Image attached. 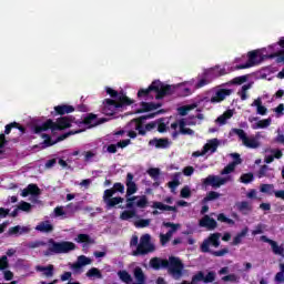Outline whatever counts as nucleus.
Segmentation results:
<instances>
[{
    "instance_id": "31",
    "label": "nucleus",
    "mask_w": 284,
    "mask_h": 284,
    "mask_svg": "<svg viewBox=\"0 0 284 284\" xmlns=\"http://www.w3.org/2000/svg\"><path fill=\"white\" fill-rule=\"evenodd\" d=\"M130 143V140H123L121 142H118L116 144H110L106 149V151L110 153V154H115L116 152V148H128V144Z\"/></svg>"
},
{
    "instance_id": "30",
    "label": "nucleus",
    "mask_w": 284,
    "mask_h": 284,
    "mask_svg": "<svg viewBox=\"0 0 284 284\" xmlns=\"http://www.w3.org/2000/svg\"><path fill=\"white\" fill-rule=\"evenodd\" d=\"M252 85H254L253 82H248L244 85H242L241 90H239L237 94L242 101H247V90H252Z\"/></svg>"
},
{
    "instance_id": "54",
    "label": "nucleus",
    "mask_w": 284,
    "mask_h": 284,
    "mask_svg": "<svg viewBox=\"0 0 284 284\" xmlns=\"http://www.w3.org/2000/svg\"><path fill=\"white\" fill-rule=\"evenodd\" d=\"M18 210H21L22 212H30V210H32V205L28 202H20Z\"/></svg>"
},
{
    "instance_id": "15",
    "label": "nucleus",
    "mask_w": 284,
    "mask_h": 284,
    "mask_svg": "<svg viewBox=\"0 0 284 284\" xmlns=\"http://www.w3.org/2000/svg\"><path fill=\"white\" fill-rule=\"evenodd\" d=\"M148 196L145 195H136V196H131V197H126V207L128 209H133L135 210V207L138 210H145V207H148Z\"/></svg>"
},
{
    "instance_id": "40",
    "label": "nucleus",
    "mask_w": 284,
    "mask_h": 284,
    "mask_svg": "<svg viewBox=\"0 0 284 284\" xmlns=\"http://www.w3.org/2000/svg\"><path fill=\"white\" fill-rule=\"evenodd\" d=\"M247 232H250V229L244 227L241 233H239L234 239H233V245H240L242 243L243 239L247 236Z\"/></svg>"
},
{
    "instance_id": "34",
    "label": "nucleus",
    "mask_w": 284,
    "mask_h": 284,
    "mask_svg": "<svg viewBox=\"0 0 284 284\" xmlns=\"http://www.w3.org/2000/svg\"><path fill=\"white\" fill-rule=\"evenodd\" d=\"M152 207L154 210H162L163 212H176V207L174 206H170V205H165L161 202H153Z\"/></svg>"
},
{
    "instance_id": "1",
    "label": "nucleus",
    "mask_w": 284,
    "mask_h": 284,
    "mask_svg": "<svg viewBox=\"0 0 284 284\" xmlns=\"http://www.w3.org/2000/svg\"><path fill=\"white\" fill-rule=\"evenodd\" d=\"M216 77H223V74H221L215 65L211 69L204 70L196 78L178 84L170 85L161 82V80H155L148 89H140L138 91V98L150 99V97H152V92H155V99H163V97L172 94L175 90H180L183 97H190V94H194L196 90H201V88L210 85V83H212V79Z\"/></svg>"
},
{
    "instance_id": "27",
    "label": "nucleus",
    "mask_w": 284,
    "mask_h": 284,
    "mask_svg": "<svg viewBox=\"0 0 284 284\" xmlns=\"http://www.w3.org/2000/svg\"><path fill=\"white\" fill-rule=\"evenodd\" d=\"M272 125V118H267L264 120H260L252 124L253 130H265V128H270Z\"/></svg>"
},
{
    "instance_id": "18",
    "label": "nucleus",
    "mask_w": 284,
    "mask_h": 284,
    "mask_svg": "<svg viewBox=\"0 0 284 284\" xmlns=\"http://www.w3.org/2000/svg\"><path fill=\"white\" fill-rule=\"evenodd\" d=\"M92 264V258L85 256V255H80L78 257L77 263L71 264V270L75 272L77 274L81 273V267H85V265H91Z\"/></svg>"
},
{
    "instance_id": "11",
    "label": "nucleus",
    "mask_w": 284,
    "mask_h": 284,
    "mask_svg": "<svg viewBox=\"0 0 284 284\" xmlns=\"http://www.w3.org/2000/svg\"><path fill=\"white\" fill-rule=\"evenodd\" d=\"M187 125H196V118H190V119H182L178 120L176 122L171 124L172 130H179L181 134H189L192 136L194 134V131Z\"/></svg>"
},
{
    "instance_id": "3",
    "label": "nucleus",
    "mask_w": 284,
    "mask_h": 284,
    "mask_svg": "<svg viewBox=\"0 0 284 284\" xmlns=\"http://www.w3.org/2000/svg\"><path fill=\"white\" fill-rule=\"evenodd\" d=\"M231 156L234 161L224 168L221 172L222 176L209 175L205 179H202L203 187H209V185L211 187H221V185L234 181V178L231 174L236 170V165H241V155L239 153H232Z\"/></svg>"
},
{
    "instance_id": "56",
    "label": "nucleus",
    "mask_w": 284,
    "mask_h": 284,
    "mask_svg": "<svg viewBox=\"0 0 284 284\" xmlns=\"http://www.w3.org/2000/svg\"><path fill=\"white\" fill-rule=\"evenodd\" d=\"M211 253L213 254V256H225V254L230 253V250L222 248L220 251H212Z\"/></svg>"
},
{
    "instance_id": "49",
    "label": "nucleus",
    "mask_w": 284,
    "mask_h": 284,
    "mask_svg": "<svg viewBox=\"0 0 284 284\" xmlns=\"http://www.w3.org/2000/svg\"><path fill=\"white\" fill-rule=\"evenodd\" d=\"M197 105L199 104H196V103L184 105L179 109V114H181V116H185V114H187V112H190V110H194V108H197Z\"/></svg>"
},
{
    "instance_id": "25",
    "label": "nucleus",
    "mask_w": 284,
    "mask_h": 284,
    "mask_svg": "<svg viewBox=\"0 0 284 284\" xmlns=\"http://www.w3.org/2000/svg\"><path fill=\"white\" fill-rule=\"evenodd\" d=\"M70 112H74V108L72 105H68V104H61V105H57L54 106V112H51V114L54 115L55 114H70Z\"/></svg>"
},
{
    "instance_id": "20",
    "label": "nucleus",
    "mask_w": 284,
    "mask_h": 284,
    "mask_svg": "<svg viewBox=\"0 0 284 284\" xmlns=\"http://www.w3.org/2000/svg\"><path fill=\"white\" fill-rule=\"evenodd\" d=\"M263 99H265V97H258L251 104L252 108H256V114H260L261 116L267 114V108L263 105Z\"/></svg>"
},
{
    "instance_id": "36",
    "label": "nucleus",
    "mask_w": 284,
    "mask_h": 284,
    "mask_svg": "<svg viewBox=\"0 0 284 284\" xmlns=\"http://www.w3.org/2000/svg\"><path fill=\"white\" fill-rule=\"evenodd\" d=\"M164 227H170L169 232L166 233L168 236H174L178 230H181V224H174L172 222H164Z\"/></svg>"
},
{
    "instance_id": "2",
    "label": "nucleus",
    "mask_w": 284,
    "mask_h": 284,
    "mask_svg": "<svg viewBox=\"0 0 284 284\" xmlns=\"http://www.w3.org/2000/svg\"><path fill=\"white\" fill-rule=\"evenodd\" d=\"M106 94L110 95L111 99H105L103 102L102 112L106 114V116H112L116 114V112H121L125 105H132L134 101L123 94V92H118L116 90L106 87Z\"/></svg>"
},
{
    "instance_id": "42",
    "label": "nucleus",
    "mask_w": 284,
    "mask_h": 284,
    "mask_svg": "<svg viewBox=\"0 0 284 284\" xmlns=\"http://www.w3.org/2000/svg\"><path fill=\"white\" fill-rule=\"evenodd\" d=\"M38 232H52L53 227L50 222H41L39 225L36 226Z\"/></svg>"
},
{
    "instance_id": "28",
    "label": "nucleus",
    "mask_w": 284,
    "mask_h": 284,
    "mask_svg": "<svg viewBox=\"0 0 284 284\" xmlns=\"http://www.w3.org/2000/svg\"><path fill=\"white\" fill-rule=\"evenodd\" d=\"M159 108H161V104L159 103L142 102L141 109L138 112H152V110H159Z\"/></svg>"
},
{
    "instance_id": "46",
    "label": "nucleus",
    "mask_w": 284,
    "mask_h": 284,
    "mask_svg": "<svg viewBox=\"0 0 284 284\" xmlns=\"http://www.w3.org/2000/svg\"><path fill=\"white\" fill-rule=\"evenodd\" d=\"M260 192H262L263 194H274V192L276 191L274 190L273 184H262L260 186Z\"/></svg>"
},
{
    "instance_id": "33",
    "label": "nucleus",
    "mask_w": 284,
    "mask_h": 284,
    "mask_svg": "<svg viewBox=\"0 0 284 284\" xmlns=\"http://www.w3.org/2000/svg\"><path fill=\"white\" fill-rule=\"evenodd\" d=\"M266 243H268L273 250V254H276L277 256H283L284 248L283 246H278V243L274 240H266Z\"/></svg>"
},
{
    "instance_id": "63",
    "label": "nucleus",
    "mask_w": 284,
    "mask_h": 284,
    "mask_svg": "<svg viewBox=\"0 0 284 284\" xmlns=\"http://www.w3.org/2000/svg\"><path fill=\"white\" fill-rule=\"evenodd\" d=\"M284 105L280 104L277 108L274 109V112L276 113L277 119L280 116H283Z\"/></svg>"
},
{
    "instance_id": "58",
    "label": "nucleus",
    "mask_w": 284,
    "mask_h": 284,
    "mask_svg": "<svg viewBox=\"0 0 284 284\" xmlns=\"http://www.w3.org/2000/svg\"><path fill=\"white\" fill-rule=\"evenodd\" d=\"M8 268V256L3 255L0 258V270H6Z\"/></svg>"
},
{
    "instance_id": "47",
    "label": "nucleus",
    "mask_w": 284,
    "mask_h": 284,
    "mask_svg": "<svg viewBox=\"0 0 284 284\" xmlns=\"http://www.w3.org/2000/svg\"><path fill=\"white\" fill-rule=\"evenodd\" d=\"M118 276L120 281H123V283H132V275H130V273H128L126 271H120L118 273Z\"/></svg>"
},
{
    "instance_id": "53",
    "label": "nucleus",
    "mask_w": 284,
    "mask_h": 284,
    "mask_svg": "<svg viewBox=\"0 0 284 284\" xmlns=\"http://www.w3.org/2000/svg\"><path fill=\"white\" fill-rule=\"evenodd\" d=\"M253 181H254V174L252 173H246L241 176L242 183H252Z\"/></svg>"
},
{
    "instance_id": "5",
    "label": "nucleus",
    "mask_w": 284,
    "mask_h": 284,
    "mask_svg": "<svg viewBox=\"0 0 284 284\" xmlns=\"http://www.w3.org/2000/svg\"><path fill=\"white\" fill-rule=\"evenodd\" d=\"M150 265L153 270H162L163 267H166L173 278L183 276V270L185 267L183 262H181V258L174 256L169 257V260L154 257L150 261Z\"/></svg>"
},
{
    "instance_id": "7",
    "label": "nucleus",
    "mask_w": 284,
    "mask_h": 284,
    "mask_svg": "<svg viewBox=\"0 0 284 284\" xmlns=\"http://www.w3.org/2000/svg\"><path fill=\"white\" fill-rule=\"evenodd\" d=\"M233 132L239 136L242 145L248 150H258L261 139H265L261 132L255 133V135H247L242 129H233Z\"/></svg>"
},
{
    "instance_id": "37",
    "label": "nucleus",
    "mask_w": 284,
    "mask_h": 284,
    "mask_svg": "<svg viewBox=\"0 0 284 284\" xmlns=\"http://www.w3.org/2000/svg\"><path fill=\"white\" fill-rule=\"evenodd\" d=\"M237 210L242 212V214H250V212H252V204L246 201L240 202L237 203Z\"/></svg>"
},
{
    "instance_id": "14",
    "label": "nucleus",
    "mask_w": 284,
    "mask_h": 284,
    "mask_svg": "<svg viewBox=\"0 0 284 284\" xmlns=\"http://www.w3.org/2000/svg\"><path fill=\"white\" fill-rule=\"evenodd\" d=\"M232 94L231 89L224 87H217L211 91L210 103H222L227 97Z\"/></svg>"
},
{
    "instance_id": "44",
    "label": "nucleus",
    "mask_w": 284,
    "mask_h": 284,
    "mask_svg": "<svg viewBox=\"0 0 284 284\" xmlns=\"http://www.w3.org/2000/svg\"><path fill=\"white\" fill-rule=\"evenodd\" d=\"M88 278H103V275H101V271L99 268L93 267L87 272Z\"/></svg>"
},
{
    "instance_id": "10",
    "label": "nucleus",
    "mask_w": 284,
    "mask_h": 284,
    "mask_svg": "<svg viewBox=\"0 0 284 284\" xmlns=\"http://www.w3.org/2000/svg\"><path fill=\"white\" fill-rule=\"evenodd\" d=\"M151 241L152 236H150V234L142 235L136 250L133 252V256L150 254V252H154V244H152Z\"/></svg>"
},
{
    "instance_id": "45",
    "label": "nucleus",
    "mask_w": 284,
    "mask_h": 284,
    "mask_svg": "<svg viewBox=\"0 0 284 284\" xmlns=\"http://www.w3.org/2000/svg\"><path fill=\"white\" fill-rule=\"evenodd\" d=\"M75 242L77 243H94V240L92 237H90V235H88V234H79L75 237Z\"/></svg>"
},
{
    "instance_id": "62",
    "label": "nucleus",
    "mask_w": 284,
    "mask_h": 284,
    "mask_svg": "<svg viewBox=\"0 0 284 284\" xmlns=\"http://www.w3.org/2000/svg\"><path fill=\"white\" fill-rule=\"evenodd\" d=\"M41 245H45V243L37 241V242L29 243L28 247H30L31 250H34L37 247H41Z\"/></svg>"
},
{
    "instance_id": "6",
    "label": "nucleus",
    "mask_w": 284,
    "mask_h": 284,
    "mask_svg": "<svg viewBox=\"0 0 284 284\" xmlns=\"http://www.w3.org/2000/svg\"><path fill=\"white\" fill-rule=\"evenodd\" d=\"M247 61L245 64H239L235 67H221L216 65V70H219L220 74L225 75L230 74V72H234L235 70H247V68H254V65H260V63H263L265 61V55L261 49L251 51L247 53Z\"/></svg>"
},
{
    "instance_id": "4",
    "label": "nucleus",
    "mask_w": 284,
    "mask_h": 284,
    "mask_svg": "<svg viewBox=\"0 0 284 284\" xmlns=\"http://www.w3.org/2000/svg\"><path fill=\"white\" fill-rule=\"evenodd\" d=\"M77 125V121L72 119V116L61 118L54 123L52 120H48L47 122L36 125L33 132L36 134H42V139H44L42 148H50V145H54L50 141V135L43 133L51 130V132H57V130H65V128H74Z\"/></svg>"
},
{
    "instance_id": "64",
    "label": "nucleus",
    "mask_w": 284,
    "mask_h": 284,
    "mask_svg": "<svg viewBox=\"0 0 284 284\" xmlns=\"http://www.w3.org/2000/svg\"><path fill=\"white\" fill-rule=\"evenodd\" d=\"M148 173L152 176V179H159V174H160L159 169H150Z\"/></svg>"
},
{
    "instance_id": "9",
    "label": "nucleus",
    "mask_w": 284,
    "mask_h": 284,
    "mask_svg": "<svg viewBox=\"0 0 284 284\" xmlns=\"http://www.w3.org/2000/svg\"><path fill=\"white\" fill-rule=\"evenodd\" d=\"M116 192H120L121 194H123V192H125V186L122 183H115L113 185V189H109L104 191L103 199L108 207H114V205H119V203H123L122 197H112L114 196V194H116Z\"/></svg>"
},
{
    "instance_id": "51",
    "label": "nucleus",
    "mask_w": 284,
    "mask_h": 284,
    "mask_svg": "<svg viewBox=\"0 0 284 284\" xmlns=\"http://www.w3.org/2000/svg\"><path fill=\"white\" fill-rule=\"evenodd\" d=\"M231 83L234 85H243V83H247V75L236 77L231 81Z\"/></svg>"
},
{
    "instance_id": "60",
    "label": "nucleus",
    "mask_w": 284,
    "mask_h": 284,
    "mask_svg": "<svg viewBox=\"0 0 284 284\" xmlns=\"http://www.w3.org/2000/svg\"><path fill=\"white\" fill-rule=\"evenodd\" d=\"M184 176H192L194 174V168L193 166H186L183 169Z\"/></svg>"
},
{
    "instance_id": "57",
    "label": "nucleus",
    "mask_w": 284,
    "mask_h": 284,
    "mask_svg": "<svg viewBox=\"0 0 284 284\" xmlns=\"http://www.w3.org/2000/svg\"><path fill=\"white\" fill-rule=\"evenodd\" d=\"M170 239H172V236H169L168 233L166 234H160V243L162 245H166L170 242Z\"/></svg>"
},
{
    "instance_id": "16",
    "label": "nucleus",
    "mask_w": 284,
    "mask_h": 284,
    "mask_svg": "<svg viewBox=\"0 0 284 284\" xmlns=\"http://www.w3.org/2000/svg\"><path fill=\"white\" fill-rule=\"evenodd\" d=\"M221 245V234L213 233L201 244V250L204 253L212 252V247H219Z\"/></svg>"
},
{
    "instance_id": "59",
    "label": "nucleus",
    "mask_w": 284,
    "mask_h": 284,
    "mask_svg": "<svg viewBox=\"0 0 284 284\" xmlns=\"http://www.w3.org/2000/svg\"><path fill=\"white\" fill-rule=\"evenodd\" d=\"M223 281L236 283V281H239V277L235 274H231V275L224 276Z\"/></svg>"
},
{
    "instance_id": "48",
    "label": "nucleus",
    "mask_w": 284,
    "mask_h": 284,
    "mask_svg": "<svg viewBox=\"0 0 284 284\" xmlns=\"http://www.w3.org/2000/svg\"><path fill=\"white\" fill-rule=\"evenodd\" d=\"M274 281L275 283H278V284L284 283V264L283 263L280 264V272L276 273Z\"/></svg>"
},
{
    "instance_id": "23",
    "label": "nucleus",
    "mask_w": 284,
    "mask_h": 284,
    "mask_svg": "<svg viewBox=\"0 0 284 284\" xmlns=\"http://www.w3.org/2000/svg\"><path fill=\"white\" fill-rule=\"evenodd\" d=\"M32 196H39L41 194V190H39V186L37 184H29L27 189L22 190L21 196L26 197L28 195Z\"/></svg>"
},
{
    "instance_id": "29",
    "label": "nucleus",
    "mask_w": 284,
    "mask_h": 284,
    "mask_svg": "<svg viewBox=\"0 0 284 284\" xmlns=\"http://www.w3.org/2000/svg\"><path fill=\"white\" fill-rule=\"evenodd\" d=\"M257 176L258 179H263V176H266L267 179H274V170L267 168V165H264L260 169Z\"/></svg>"
},
{
    "instance_id": "43",
    "label": "nucleus",
    "mask_w": 284,
    "mask_h": 284,
    "mask_svg": "<svg viewBox=\"0 0 284 284\" xmlns=\"http://www.w3.org/2000/svg\"><path fill=\"white\" fill-rule=\"evenodd\" d=\"M83 156H84V161L87 163H92V161H94V159H97V150L84 151Z\"/></svg>"
},
{
    "instance_id": "26",
    "label": "nucleus",
    "mask_w": 284,
    "mask_h": 284,
    "mask_svg": "<svg viewBox=\"0 0 284 284\" xmlns=\"http://www.w3.org/2000/svg\"><path fill=\"white\" fill-rule=\"evenodd\" d=\"M83 125H85V128L90 129V128H97V125H99V120L97 119V115L94 114H89L84 118L83 120Z\"/></svg>"
},
{
    "instance_id": "55",
    "label": "nucleus",
    "mask_w": 284,
    "mask_h": 284,
    "mask_svg": "<svg viewBox=\"0 0 284 284\" xmlns=\"http://www.w3.org/2000/svg\"><path fill=\"white\" fill-rule=\"evenodd\" d=\"M152 221L150 219L146 220H138L135 222V227H148Z\"/></svg>"
},
{
    "instance_id": "39",
    "label": "nucleus",
    "mask_w": 284,
    "mask_h": 284,
    "mask_svg": "<svg viewBox=\"0 0 284 284\" xmlns=\"http://www.w3.org/2000/svg\"><path fill=\"white\" fill-rule=\"evenodd\" d=\"M281 156H283L281 150H272L271 155L265 156V163H272L274 159H281Z\"/></svg>"
},
{
    "instance_id": "22",
    "label": "nucleus",
    "mask_w": 284,
    "mask_h": 284,
    "mask_svg": "<svg viewBox=\"0 0 284 284\" xmlns=\"http://www.w3.org/2000/svg\"><path fill=\"white\" fill-rule=\"evenodd\" d=\"M36 271L40 272L42 276H45L47 278H52L54 276V265L49 264L48 266H36Z\"/></svg>"
},
{
    "instance_id": "32",
    "label": "nucleus",
    "mask_w": 284,
    "mask_h": 284,
    "mask_svg": "<svg viewBox=\"0 0 284 284\" xmlns=\"http://www.w3.org/2000/svg\"><path fill=\"white\" fill-rule=\"evenodd\" d=\"M233 116H234V111L227 110L226 112H224V114L220 115L216 119V123H219V125H225V123H227L229 119H232Z\"/></svg>"
},
{
    "instance_id": "21",
    "label": "nucleus",
    "mask_w": 284,
    "mask_h": 284,
    "mask_svg": "<svg viewBox=\"0 0 284 284\" xmlns=\"http://www.w3.org/2000/svg\"><path fill=\"white\" fill-rule=\"evenodd\" d=\"M29 226L17 225L8 230V236H23V234H29Z\"/></svg>"
},
{
    "instance_id": "35",
    "label": "nucleus",
    "mask_w": 284,
    "mask_h": 284,
    "mask_svg": "<svg viewBox=\"0 0 284 284\" xmlns=\"http://www.w3.org/2000/svg\"><path fill=\"white\" fill-rule=\"evenodd\" d=\"M120 219L122 221H130V219H136V209L123 211L120 215Z\"/></svg>"
},
{
    "instance_id": "50",
    "label": "nucleus",
    "mask_w": 284,
    "mask_h": 284,
    "mask_svg": "<svg viewBox=\"0 0 284 284\" xmlns=\"http://www.w3.org/2000/svg\"><path fill=\"white\" fill-rule=\"evenodd\" d=\"M216 199H221L220 193L216 191H210L204 197V203H207V201H216Z\"/></svg>"
},
{
    "instance_id": "41",
    "label": "nucleus",
    "mask_w": 284,
    "mask_h": 284,
    "mask_svg": "<svg viewBox=\"0 0 284 284\" xmlns=\"http://www.w3.org/2000/svg\"><path fill=\"white\" fill-rule=\"evenodd\" d=\"M150 145H154V148H170V141L165 139H159L150 141Z\"/></svg>"
},
{
    "instance_id": "52",
    "label": "nucleus",
    "mask_w": 284,
    "mask_h": 284,
    "mask_svg": "<svg viewBox=\"0 0 284 284\" xmlns=\"http://www.w3.org/2000/svg\"><path fill=\"white\" fill-rule=\"evenodd\" d=\"M180 196H182V199H190V196H192V190L190 186H184L181 190Z\"/></svg>"
},
{
    "instance_id": "12",
    "label": "nucleus",
    "mask_w": 284,
    "mask_h": 284,
    "mask_svg": "<svg viewBox=\"0 0 284 284\" xmlns=\"http://www.w3.org/2000/svg\"><path fill=\"white\" fill-rule=\"evenodd\" d=\"M77 247L72 242H54L53 240L49 241V250L54 254H68Z\"/></svg>"
},
{
    "instance_id": "61",
    "label": "nucleus",
    "mask_w": 284,
    "mask_h": 284,
    "mask_svg": "<svg viewBox=\"0 0 284 284\" xmlns=\"http://www.w3.org/2000/svg\"><path fill=\"white\" fill-rule=\"evenodd\" d=\"M264 226L263 224H258L255 230L252 231L253 236H256L258 234H263Z\"/></svg>"
},
{
    "instance_id": "38",
    "label": "nucleus",
    "mask_w": 284,
    "mask_h": 284,
    "mask_svg": "<svg viewBox=\"0 0 284 284\" xmlns=\"http://www.w3.org/2000/svg\"><path fill=\"white\" fill-rule=\"evenodd\" d=\"M236 68V65H245V55H241L239 58H235L232 62V64L230 63H224L222 68Z\"/></svg>"
},
{
    "instance_id": "19",
    "label": "nucleus",
    "mask_w": 284,
    "mask_h": 284,
    "mask_svg": "<svg viewBox=\"0 0 284 284\" xmlns=\"http://www.w3.org/2000/svg\"><path fill=\"white\" fill-rule=\"evenodd\" d=\"M125 185L126 196H132V194H136V192H139V186H136V182H134V175L132 173H128Z\"/></svg>"
},
{
    "instance_id": "8",
    "label": "nucleus",
    "mask_w": 284,
    "mask_h": 284,
    "mask_svg": "<svg viewBox=\"0 0 284 284\" xmlns=\"http://www.w3.org/2000/svg\"><path fill=\"white\" fill-rule=\"evenodd\" d=\"M264 54V59H277V63H283L284 61V37L278 40V42L270 44L266 48L261 49Z\"/></svg>"
},
{
    "instance_id": "24",
    "label": "nucleus",
    "mask_w": 284,
    "mask_h": 284,
    "mask_svg": "<svg viewBox=\"0 0 284 284\" xmlns=\"http://www.w3.org/2000/svg\"><path fill=\"white\" fill-rule=\"evenodd\" d=\"M200 227H207V230H214L216 227V220L205 215L200 220Z\"/></svg>"
},
{
    "instance_id": "17",
    "label": "nucleus",
    "mask_w": 284,
    "mask_h": 284,
    "mask_svg": "<svg viewBox=\"0 0 284 284\" xmlns=\"http://www.w3.org/2000/svg\"><path fill=\"white\" fill-rule=\"evenodd\" d=\"M219 148V139H212L209 140L207 143L203 146L202 151L193 152V156H204V154H207L210 152L211 154H214Z\"/></svg>"
},
{
    "instance_id": "13",
    "label": "nucleus",
    "mask_w": 284,
    "mask_h": 284,
    "mask_svg": "<svg viewBox=\"0 0 284 284\" xmlns=\"http://www.w3.org/2000/svg\"><path fill=\"white\" fill-rule=\"evenodd\" d=\"M136 132H139V134H145L141 120L134 119L125 126L124 130L118 132L116 134H128L130 139H136Z\"/></svg>"
}]
</instances>
